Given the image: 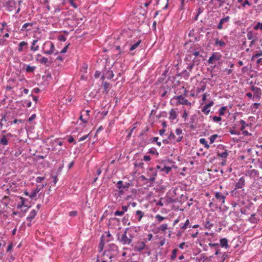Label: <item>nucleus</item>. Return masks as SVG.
Segmentation results:
<instances>
[{"mask_svg": "<svg viewBox=\"0 0 262 262\" xmlns=\"http://www.w3.org/2000/svg\"><path fill=\"white\" fill-rule=\"evenodd\" d=\"M178 249H174L172 251V254L170 256V259L171 260H174L176 257H177V252H178Z\"/></svg>", "mask_w": 262, "mask_h": 262, "instance_id": "obj_47", "label": "nucleus"}, {"mask_svg": "<svg viewBox=\"0 0 262 262\" xmlns=\"http://www.w3.org/2000/svg\"><path fill=\"white\" fill-rule=\"evenodd\" d=\"M254 29L255 30H257L258 29H260L262 30V23H258L254 27Z\"/></svg>", "mask_w": 262, "mask_h": 262, "instance_id": "obj_56", "label": "nucleus"}, {"mask_svg": "<svg viewBox=\"0 0 262 262\" xmlns=\"http://www.w3.org/2000/svg\"><path fill=\"white\" fill-rule=\"evenodd\" d=\"M15 2L14 0H3V6L9 11L14 9Z\"/></svg>", "mask_w": 262, "mask_h": 262, "instance_id": "obj_9", "label": "nucleus"}, {"mask_svg": "<svg viewBox=\"0 0 262 262\" xmlns=\"http://www.w3.org/2000/svg\"><path fill=\"white\" fill-rule=\"evenodd\" d=\"M200 143L202 144H203L204 145V147L208 148L209 147V145L208 144L207 142H206L205 139L204 138H201L200 139Z\"/></svg>", "mask_w": 262, "mask_h": 262, "instance_id": "obj_48", "label": "nucleus"}, {"mask_svg": "<svg viewBox=\"0 0 262 262\" xmlns=\"http://www.w3.org/2000/svg\"><path fill=\"white\" fill-rule=\"evenodd\" d=\"M20 202L17 205V208L18 209H20L23 206H25V207H27L28 208H30V206H27V205H25V199L23 197H20Z\"/></svg>", "mask_w": 262, "mask_h": 262, "instance_id": "obj_36", "label": "nucleus"}, {"mask_svg": "<svg viewBox=\"0 0 262 262\" xmlns=\"http://www.w3.org/2000/svg\"><path fill=\"white\" fill-rule=\"evenodd\" d=\"M260 104L259 103L255 102L252 104L250 106L251 108H255V110H257L259 108Z\"/></svg>", "mask_w": 262, "mask_h": 262, "instance_id": "obj_57", "label": "nucleus"}, {"mask_svg": "<svg viewBox=\"0 0 262 262\" xmlns=\"http://www.w3.org/2000/svg\"><path fill=\"white\" fill-rule=\"evenodd\" d=\"M261 56H262V51L261 50L257 51L256 52L255 54L252 57V60H253L254 59V58H255V57L258 58Z\"/></svg>", "mask_w": 262, "mask_h": 262, "instance_id": "obj_51", "label": "nucleus"}, {"mask_svg": "<svg viewBox=\"0 0 262 262\" xmlns=\"http://www.w3.org/2000/svg\"><path fill=\"white\" fill-rule=\"evenodd\" d=\"M204 227L205 229H210L213 226V224L210 223L209 219H206L205 222L204 223Z\"/></svg>", "mask_w": 262, "mask_h": 262, "instance_id": "obj_37", "label": "nucleus"}, {"mask_svg": "<svg viewBox=\"0 0 262 262\" xmlns=\"http://www.w3.org/2000/svg\"><path fill=\"white\" fill-rule=\"evenodd\" d=\"M145 247V243L141 242L138 243V244L134 247V250L135 252H140L143 251Z\"/></svg>", "mask_w": 262, "mask_h": 262, "instance_id": "obj_17", "label": "nucleus"}, {"mask_svg": "<svg viewBox=\"0 0 262 262\" xmlns=\"http://www.w3.org/2000/svg\"><path fill=\"white\" fill-rule=\"evenodd\" d=\"M191 58H192V55L191 54H186V56L185 57L184 60L185 61H191H191H192Z\"/></svg>", "mask_w": 262, "mask_h": 262, "instance_id": "obj_59", "label": "nucleus"}, {"mask_svg": "<svg viewBox=\"0 0 262 262\" xmlns=\"http://www.w3.org/2000/svg\"><path fill=\"white\" fill-rule=\"evenodd\" d=\"M229 155V152L227 150L225 149L223 152H217V156L221 158L222 159H226Z\"/></svg>", "mask_w": 262, "mask_h": 262, "instance_id": "obj_34", "label": "nucleus"}, {"mask_svg": "<svg viewBox=\"0 0 262 262\" xmlns=\"http://www.w3.org/2000/svg\"><path fill=\"white\" fill-rule=\"evenodd\" d=\"M206 84L205 82L202 81L200 82L199 85L197 86L196 92L197 93H200L205 90Z\"/></svg>", "mask_w": 262, "mask_h": 262, "instance_id": "obj_22", "label": "nucleus"}, {"mask_svg": "<svg viewBox=\"0 0 262 262\" xmlns=\"http://www.w3.org/2000/svg\"><path fill=\"white\" fill-rule=\"evenodd\" d=\"M69 3L74 8L77 9L78 6L76 3H74V0H69Z\"/></svg>", "mask_w": 262, "mask_h": 262, "instance_id": "obj_60", "label": "nucleus"}, {"mask_svg": "<svg viewBox=\"0 0 262 262\" xmlns=\"http://www.w3.org/2000/svg\"><path fill=\"white\" fill-rule=\"evenodd\" d=\"M214 45L216 47H224L226 46V43L224 41L216 38L215 39Z\"/></svg>", "mask_w": 262, "mask_h": 262, "instance_id": "obj_33", "label": "nucleus"}, {"mask_svg": "<svg viewBox=\"0 0 262 262\" xmlns=\"http://www.w3.org/2000/svg\"><path fill=\"white\" fill-rule=\"evenodd\" d=\"M222 57V54L219 52H213L211 56L208 60V62L209 64L215 63L216 61L221 59Z\"/></svg>", "mask_w": 262, "mask_h": 262, "instance_id": "obj_8", "label": "nucleus"}, {"mask_svg": "<svg viewBox=\"0 0 262 262\" xmlns=\"http://www.w3.org/2000/svg\"><path fill=\"white\" fill-rule=\"evenodd\" d=\"M208 245L209 247L214 248V250H215L214 254L215 255H217L220 253L219 248L220 245L219 243H212L210 242L208 244Z\"/></svg>", "mask_w": 262, "mask_h": 262, "instance_id": "obj_26", "label": "nucleus"}, {"mask_svg": "<svg viewBox=\"0 0 262 262\" xmlns=\"http://www.w3.org/2000/svg\"><path fill=\"white\" fill-rule=\"evenodd\" d=\"M177 116L178 114L176 111L173 108H172L169 112V120L173 121L177 118Z\"/></svg>", "mask_w": 262, "mask_h": 262, "instance_id": "obj_31", "label": "nucleus"}, {"mask_svg": "<svg viewBox=\"0 0 262 262\" xmlns=\"http://www.w3.org/2000/svg\"><path fill=\"white\" fill-rule=\"evenodd\" d=\"M191 55H194L195 57L192 60H196L198 61V65L200 64L201 59L199 57L202 58L203 56L200 54V51L196 49L192 50L190 51Z\"/></svg>", "mask_w": 262, "mask_h": 262, "instance_id": "obj_16", "label": "nucleus"}, {"mask_svg": "<svg viewBox=\"0 0 262 262\" xmlns=\"http://www.w3.org/2000/svg\"><path fill=\"white\" fill-rule=\"evenodd\" d=\"M46 185V184H45V185H42L41 186L37 185L36 189L33 190L32 192L31 193L30 195V198L31 199L34 198L36 196V194L39 193L40 191L41 190V189H42Z\"/></svg>", "mask_w": 262, "mask_h": 262, "instance_id": "obj_15", "label": "nucleus"}, {"mask_svg": "<svg viewBox=\"0 0 262 262\" xmlns=\"http://www.w3.org/2000/svg\"><path fill=\"white\" fill-rule=\"evenodd\" d=\"M34 25V23H26L24 24L21 28L20 29V31L22 32H30L32 29V27Z\"/></svg>", "mask_w": 262, "mask_h": 262, "instance_id": "obj_12", "label": "nucleus"}, {"mask_svg": "<svg viewBox=\"0 0 262 262\" xmlns=\"http://www.w3.org/2000/svg\"><path fill=\"white\" fill-rule=\"evenodd\" d=\"M12 113L10 112H7L5 114L2 115V122H6V126H8L9 125L13 124L11 119L13 118Z\"/></svg>", "mask_w": 262, "mask_h": 262, "instance_id": "obj_6", "label": "nucleus"}, {"mask_svg": "<svg viewBox=\"0 0 262 262\" xmlns=\"http://www.w3.org/2000/svg\"><path fill=\"white\" fill-rule=\"evenodd\" d=\"M245 185V178L244 177H242L235 183L234 188L236 189H244Z\"/></svg>", "mask_w": 262, "mask_h": 262, "instance_id": "obj_11", "label": "nucleus"}, {"mask_svg": "<svg viewBox=\"0 0 262 262\" xmlns=\"http://www.w3.org/2000/svg\"><path fill=\"white\" fill-rule=\"evenodd\" d=\"M189 0H180L181 4L179 7V10H183L185 9V5L188 2Z\"/></svg>", "mask_w": 262, "mask_h": 262, "instance_id": "obj_44", "label": "nucleus"}, {"mask_svg": "<svg viewBox=\"0 0 262 262\" xmlns=\"http://www.w3.org/2000/svg\"><path fill=\"white\" fill-rule=\"evenodd\" d=\"M247 173L251 178L257 177L259 176V171L256 169L249 170Z\"/></svg>", "mask_w": 262, "mask_h": 262, "instance_id": "obj_29", "label": "nucleus"}, {"mask_svg": "<svg viewBox=\"0 0 262 262\" xmlns=\"http://www.w3.org/2000/svg\"><path fill=\"white\" fill-rule=\"evenodd\" d=\"M247 38L249 40H252V41L251 42V45L250 46V47H251L252 44H253L255 40V36L254 35L253 31H250L247 32Z\"/></svg>", "mask_w": 262, "mask_h": 262, "instance_id": "obj_30", "label": "nucleus"}, {"mask_svg": "<svg viewBox=\"0 0 262 262\" xmlns=\"http://www.w3.org/2000/svg\"><path fill=\"white\" fill-rule=\"evenodd\" d=\"M104 237V235H102L101 237V239H100V244H99V248L100 249V251H102L103 248V247L104 246V243L103 242V238Z\"/></svg>", "mask_w": 262, "mask_h": 262, "instance_id": "obj_54", "label": "nucleus"}, {"mask_svg": "<svg viewBox=\"0 0 262 262\" xmlns=\"http://www.w3.org/2000/svg\"><path fill=\"white\" fill-rule=\"evenodd\" d=\"M176 138V136L172 132H170V134L168 136V139L170 140H174Z\"/></svg>", "mask_w": 262, "mask_h": 262, "instance_id": "obj_62", "label": "nucleus"}, {"mask_svg": "<svg viewBox=\"0 0 262 262\" xmlns=\"http://www.w3.org/2000/svg\"><path fill=\"white\" fill-rule=\"evenodd\" d=\"M55 50L54 43L50 41H46L42 47V52L47 55H51Z\"/></svg>", "mask_w": 262, "mask_h": 262, "instance_id": "obj_4", "label": "nucleus"}, {"mask_svg": "<svg viewBox=\"0 0 262 262\" xmlns=\"http://www.w3.org/2000/svg\"><path fill=\"white\" fill-rule=\"evenodd\" d=\"M215 197L217 200L221 203L224 204L225 203L226 196L223 194L221 192H216L215 193Z\"/></svg>", "mask_w": 262, "mask_h": 262, "instance_id": "obj_20", "label": "nucleus"}, {"mask_svg": "<svg viewBox=\"0 0 262 262\" xmlns=\"http://www.w3.org/2000/svg\"><path fill=\"white\" fill-rule=\"evenodd\" d=\"M161 89L163 90V92L161 93V96L162 97H164L168 93V91H170V90H169V88L168 87L166 88V86H162Z\"/></svg>", "mask_w": 262, "mask_h": 262, "instance_id": "obj_41", "label": "nucleus"}, {"mask_svg": "<svg viewBox=\"0 0 262 262\" xmlns=\"http://www.w3.org/2000/svg\"><path fill=\"white\" fill-rule=\"evenodd\" d=\"M28 48V43L25 41L20 42L18 45L17 51L19 53L23 52Z\"/></svg>", "mask_w": 262, "mask_h": 262, "instance_id": "obj_13", "label": "nucleus"}, {"mask_svg": "<svg viewBox=\"0 0 262 262\" xmlns=\"http://www.w3.org/2000/svg\"><path fill=\"white\" fill-rule=\"evenodd\" d=\"M212 120L214 122H218L222 120V118L220 116H214L212 117Z\"/></svg>", "mask_w": 262, "mask_h": 262, "instance_id": "obj_58", "label": "nucleus"}, {"mask_svg": "<svg viewBox=\"0 0 262 262\" xmlns=\"http://www.w3.org/2000/svg\"><path fill=\"white\" fill-rule=\"evenodd\" d=\"M171 169V168L170 167L165 166L163 168L161 169V170L165 172L166 173H168Z\"/></svg>", "mask_w": 262, "mask_h": 262, "instance_id": "obj_53", "label": "nucleus"}, {"mask_svg": "<svg viewBox=\"0 0 262 262\" xmlns=\"http://www.w3.org/2000/svg\"><path fill=\"white\" fill-rule=\"evenodd\" d=\"M227 110L226 106H222L220 108L219 111V115L220 116H223L225 114L226 111Z\"/></svg>", "mask_w": 262, "mask_h": 262, "instance_id": "obj_49", "label": "nucleus"}, {"mask_svg": "<svg viewBox=\"0 0 262 262\" xmlns=\"http://www.w3.org/2000/svg\"><path fill=\"white\" fill-rule=\"evenodd\" d=\"M246 5H248V6H251V4L248 0H245L244 2L242 3V7L245 8Z\"/></svg>", "mask_w": 262, "mask_h": 262, "instance_id": "obj_63", "label": "nucleus"}, {"mask_svg": "<svg viewBox=\"0 0 262 262\" xmlns=\"http://www.w3.org/2000/svg\"><path fill=\"white\" fill-rule=\"evenodd\" d=\"M177 75L183 78L185 80H187L189 77V74L187 69L183 70L180 73H177Z\"/></svg>", "mask_w": 262, "mask_h": 262, "instance_id": "obj_21", "label": "nucleus"}, {"mask_svg": "<svg viewBox=\"0 0 262 262\" xmlns=\"http://www.w3.org/2000/svg\"><path fill=\"white\" fill-rule=\"evenodd\" d=\"M117 187L121 189L122 188H124L125 187L123 185V182L122 181H119L117 183Z\"/></svg>", "mask_w": 262, "mask_h": 262, "instance_id": "obj_55", "label": "nucleus"}, {"mask_svg": "<svg viewBox=\"0 0 262 262\" xmlns=\"http://www.w3.org/2000/svg\"><path fill=\"white\" fill-rule=\"evenodd\" d=\"M214 104V102L213 101L210 102L209 103H207L204 106L202 112H204V113L206 115H208L210 112V110L209 108L211 106H212Z\"/></svg>", "mask_w": 262, "mask_h": 262, "instance_id": "obj_25", "label": "nucleus"}, {"mask_svg": "<svg viewBox=\"0 0 262 262\" xmlns=\"http://www.w3.org/2000/svg\"><path fill=\"white\" fill-rule=\"evenodd\" d=\"M249 221L252 223H256L259 221V219L258 217H256L255 214H252L251 215V217L249 218Z\"/></svg>", "mask_w": 262, "mask_h": 262, "instance_id": "obj_40", "label": "nucleus"}, {"mask_svg": "<svg viewBox=\"0 0 262 262\" xmlns=\"http://www.w3.org/2000/svg\"><path fill=\"white\" fill-rule=\"evenodd\" d=\"M195 65H198V61L196 60H192L191 62L188 64L186 69L190 74V73L191 72L193 68H194Z\"/></svg>", "mask_w": 262, "mask_h": 262, "instance_id": "obj_23", "label": "nucleus"}, {"mask_svg": "<svg viewBox=\"0 0 262 262\" xmlns=\"http://www.w3.org/2000/svg\"><path fill=\"white\" fill-rule=\"evenodd\" d=\"M38 39H34L32 42L31 45L30 46V50L31 51H36L38 50L39 49V46L36 45L37 42H38Z\"/></svg>", "mask_w": 262, "mask_h": 262, "instance_id": "obj_28", "label": "nucleus"}, {"mask_svg": "<svg viewBox=\"0 0 262 262\" xmlns=\"http://www.w3.org/2000/svg\"><path fill=\"white\" fill-rule=\"evenodd\" d=\"M26 66V71L28 73H33L36 69L35 66H30L29 65L24 64Z\"/></svg>", "mask_w": 262, "mask_h": 262, "instance_id": "obj_42", "label": "nucleus"}, {"mask_svg": "<svg viewBox=\"0 0 262 262\" xmlns=\"http://www.w3.org/2000/svg\"><path fill=\"white\" fill-rule=\"evenodd\" d=\"M103 73L104 74V76L106 77V79L108 80L112 79L114 76L113 71L110 69H105L103 71Z\"/></svg>", "mask_w": 262, "mask_h": 262, "instance_id": "obj_24", "label": "nucleus"}, {"mask_svg": "<svg viewBox=\"0 0 262 262\" xmlns=\"http://www.w3.org/2000/svg\"><path fill=\"white\" fill-rule=\"evenodd\" d=\"M240 123L242 124V126L241 127V130L242 131H243V130H244V129L245 128L246 126L248 125V124H247L246 122L244 120H241Z\"/></svg>", "mask_w": 262, "mask_h": 262, "instance_id": "obj_52", "label": "nucleus"}, {"mask_svg": "<svg viewBox=\"0 0 262 262\" xmlns=\"http://www.w3.org/2000/svg\"><path fill=\"white\" fill-rule=\"evenodd\" d=\"M141 42L142 41L141 39H138L136 42H134L131 45L129 48V51H132L135 50L140 45Z\"/></svg>", "mask_w": 262, "mask_h": 262, "instance_id": "obj_35", "label": "nucleus"}, {"mask_svg": "<svg viewBox=\"0 0 262 262\" xmlns=\"http://www.w3.org/2000/svg\"><path fill=\"white\" fill-rule=\"evenodd\" d=\"M219 245L223 248H225L226 249H228L229 248V246L228 245V242L226 238H222L220 240Z\"/></svg>", "mask_w": 262, "mask_h": 262, "instance_id": "obj_27", "label": "nucleus"}, {"mask_svg": "<svg viewBox=\"0 0 262 262\" xmlns=\"http://www.w3.org/2000/svg\"><path fill=\"white\" fill-rule=\"evenodd\" d=\"M36 60L43 64H46L49 62L48 58L42 56L40 54L36 55Z\"/></svg>", "mask_w": 262, "mask_h": 262, "instance_id": "obj_18", "label": "nucleus"}, {"mask_svg": "<svg viewBox=\"0 0 262 262\" xmlns=\"http://www.w3.org/2000/svg\"><path fill=\"white\" fill-rule=\"evenodd\" d=\"M144 215V212L141 210H137L136 211V215L138 217L139 221H141Z\"/></svg>", "mask_w": 262, "mask_h": 262, "instance_id": "obj_43", "label": "nucleus"}, {"mask_svg": "<svg viewBox=\"0 0 262 262\" xmlns=\"http://www.w3.org/2000/svg\"><path fill=\"white\" fill-rule=\"evenodd\" d=\"M188 227L190 228L191 227V226L190 225V221L189 219H187L185 221V223L183 225L181 226V229L182 230H185Z\"/></svg>", "mask_w": 262, "mask_h": 262, "instance_id": "obj_39", "label": "nucleus"}, {"mask_svg": "<svg viewBox=\"0 0 262 262\" xmlns=\"http://www.w3.org/2000/svg\"><path fill=\"white\" fill-rule=\"evenodd\" d=\"M167 224H162L159 227H158V230L159 231H161L162 232H164L166 231V230L167 229Z\"/></svg>", "mask_w": 262, "mask_h": 262, "instance_id": "obj_45", "label": "nucleus"}, {"mask_svg": "<svg viewBox=\"0 0 262 262\" xmlns=\"http://www.w3.org/2000/svg\"><path fill=\"white\" fill-rule=\"evenodd\" d=\"M37 212L35 209H33L30 213L29 215L27 217V220L29 221L30 222L34 219Z\"/></svg>", "mask_w": 262, "mask_h": 262, "instance_id": "obj_32", "label": "nucleus"}, {"mask_svg": "<svg viewBox=\"0 0 262 262\" xmlns=\"http://www.w3.org/2000/svg\"><path fill=\"white\" fill-rule=\"evenodd\" d=\"M250 90L253 92L252 100L258 101H259L262 95V92L260 88L252 85L250 87Z\"/></svg>", "mask_w": 262, "mask_h": 262, "instance_id": "obj_5", "label": "nucleus"}, {"mask_svg": "<svg viewBox=\"0 0 262 262\" xmlns=\"http://www.w3.org/2000/svg\"><path fill=\"white\" fill-rule=\"evenodd\" d=\"M103 86L104 92L106 94H108L109 89L111 88L110 84L106 81L103 82Z\"/></svg>", "mask_w": 262, "mask_h": 262, "instance_id": "obj_38", "label": "nucleus"}, {"mask_svg": "<svg viewBox=\"0 0 262 262\" xmlns=\"http://www.w3.org/2000/svg\"><path fill=\"white\" fill-rule=\"evenodd\" d=\"M155 219L157 220V222L158 223H161L162 221H163L164 220H165L166 219V217H163L162 216H161V215L160 214H157L156 216H155Z\"/></svg>", "mask_w": 262, "mask_h": 262, "instance_id": "obj_46", "label": "nucleus"}, {"mask_svg": "<svg viewBox=\"0 0 262 262\" xmlns=\"http://www.w3.org/2000/svg\"><path fill=\"white\" fill-rule=\"evenodd\" d=\"M13 136L10 133H8L5 130H2L0 135V145L6 146L10 144Z\"/></svg>", "mask_w": 262, "mask_h": 262, "instance_id": "obj_1", "label": "nucleus"}, {"mask_svg": "<svg viewBox=\"0 0 262 262\" xmlns=\"http://www.w3.org/2000/svg\"><path fill=\"white\" fill-rule=\"evenodd\" d=\"M171 101H176L174 103L176 105L180 104L188 105L190 106L192 105V103L188 101V100L184 97V95L175 96L171 99Z\"/></svg>", "mask_w": 262, "mask_h": 262, "instance_id": "obj_3", "label": "nucleus"}, {"mask_svg": "<svg viewBox=\"0 0 262 262\" xmlns=\"http://www.w3.org/2000/svg\"><path fill=\"white\" fill-rule=\"evenodd\" d=\"M118 247L115 244H111L108 245V248L106 251L104 252V255H105L107 253H112V254L114 255H116L118 253Z\"/></svg>", "mask_w": 262, "mask_h": 262, "instance_id": "obj_10", "label": "nucleus"}, {"mask_svg": "<svg viewBox=\"0 0 262 262\" xmlns=\"http://www.w3.org/2000/svg\"><path fill=\"white\" fill-rule=\"evenodd\" d=\"M196 119L197 116L196 115H193L191 116L190 118V121L188 123V124L190 125L191 129H194L196 128V125L195 124Z\"/></svg>", "mask_w": 262, "mask_h": 262, "instance_id": "obj_19", "label": "nucleus"}, {"mask_svg": "<svg viewBox=\"0 0 262 262\" xmlns=\"http://www.w3.org/2000/svg\"><path fill=\"white\" fill-rule=\"evenodd\" d=\"M230 193L231 196L236 198H243L246 193L245 189H236L235 188L232 190Z\"/></svg>", "mask_w": 262, "mask_h": 262, "instance_id": "obj_7", "label": "nucleus"}, {"mask_svg": "<svg viewBox=\"0 0 262 262\" xmlns=\"http://www.w3.org/2000/svg\"><path fill=\"white\" fill-rule=\"evenodd\" d=\"M230 19V16H226V17L221 19L219 23L217 26V28L219 30H221L224 28V25L225 23H228Z\"/></svg>", "mask_w": 262, "mask_h": 262, "instance_id": "obj_14", "label": "nucleus"}, {"mask_svg": "<svg viewBox=\"0 0 262 262\" xmlns=\"http://www.w3.org/2000/svg\"><path fill=\"white\" fill-rule=\"evenodd\" d=\"M222 255L221 256L222 260L221 262H224L225 260V259H226V258L228 257V255L225 252L222 253Z\"/></svg>", "mask_w": 262, "mask_h": 262, "instance_id": "obj_64", "label": "nucleus"}, {"mask_svg": "<svg viewBox=\"0 0 262 262\" xmlns=\"http://www.w3.org/2000/svg\"><path fill=\"white\" fill-rule=\"evenodd\" d=\"M218 136H219L217 134H214L211 135L209 138L210 143H213L215 141V139L218 137Z\"/></svg>", "mask_w": 262, "mask_h": 262, "instance_id": "obj_50", "label": "nucleus"}, {"mask_svg": "<svg viewBox=\"0 0 262 262\" xmlns=\"http://www.w3.org/2000/svg\"><path fill=\"white\" fill-rule=\"evenodd\" d=\"M24 104L25 105L26 107H30L32 105V102L29 100H26L24 101Z\"/></svg>", "mask_w": 262, "mask_h": 262, "instance_id": "obj_61", "label": "nucleus"}, {"mask_svg": "<svg viewBox=\"0 0 262 262\" xmlns=\"http://www.w3.org/2000/svg\"><path fill=\"white\" fill-rule=\"evenodd\" d=\"M128 231L129 228H126L121 235L120 233H117V240L122 245H129L131 243L130 238H129L127 235Z\"/></svg>", "mask_w": 262, "mask_h": 262, "instance_id": "obj_2", "label": "nucleus"}]
</instances>
